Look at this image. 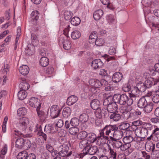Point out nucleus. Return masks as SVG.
Wrapping results in <instances>:
<instances>
[{"label": "nucleus", "instance_id": "obj_1", "mask_svg": "<svg viewBox=\"0 0 159 159\" xmlns=\"http://www.w3.org/2000/svg\"><path fill=\"white\" fill-rule=\"evenodd\" d=\"M103 130L106 136L109 137L108 141H114L121 139L123 134V132L118 129L116 125H107L103 128Z\"/></svg>", "mask_w": 159, "mask_h": 159}, {"label": "nucleus", "instance_id": "obj_2", "mask_svg": "<svg viewBox=\"0 0 159 159\" xmlns=\"http://www.w3.org/2000/svg\"><path fill=\"white\" fill-rule=\"evenodd\" d=\"M113 102L120 105H124L127 104L128 106H131L133 103L130 97L125 93L120 94L116 93L113 96Z\"/></svg>", "mask_w": 159, "mask_h": 159}, {"label": "nucleus", "instance_id": "obj_3", "mask_svg": "<svg viewBox=\"0 0 159 159\" xmlns=\"http://www.w3.org/2000/svg\"><path fill=\"white\" fill-rule=\"evenodd\" d=\"M99 131V135L98 136L93 133H88L87 139L89 140L91 143H93L95 142L98 139L99 140L100 139H103L105 140H108L109 139V137L106 136L105 135L103 128L101 129Z\"/></svg>", "mask_w": 159, "mask_h": 159}, {"label": "nucleus", "instance_id": "obj_4", "mask_svg": "<svg viewBox=\"0 0 159 159\" xmlns=\"http://www.w3.org/2000/svg\"><path fill=\"white\" fill-rule=\"evenodd\" d=\"M58 149L59 151V156L62 157H68L72 153V152L71 151H70L69 152V148L67 145H61L58 147Z\"/></svg>", "mask_w": 159, "mask_h": 159}, {"label": "nucleus", "instance_id": "obj_5", "mask_svg": "<svg viewBox=\"0 0 159 159\" xmlns=\"http://www.w3.org/2000/svg\"><path fill=\"white\" fill-rule=\"evenodd\" d=\"M61 109L57 105H53L50 109V113L52 119L58 117L60 114Z\"/></svg>", "mask_w": 159, "mask_h": 159}, {"label": "nucleus", "instance_id": "obj_6", "mask_svg": "<svg viewBox=\"0 0 159 159\" xmlns=\"http://www.w3.org/2000/svg\"><path fill=\"white\" fill-rule=\"evenodd\" d=\"M102 83L106 84L107 81L104 80H102L100 81L99 80L96 79H91L89 81V83L92 86L99 89L102 85Z\"/></svg>", "mask_w": 159, "mask_h": 159}, {"label": "nucleus", "instance_id": "obj_7", "mask_svg": "<svg viewBox=\"0 0 159 159\" xmlns=\"http://www.w3.org/2000/svg\"><path fill=\"white\" fill-rule=\"evenodd\" d=\"M44 130V131L47 134L55 133L58 131L57 127L56 126L55 124L46 125L45 127Z\"/></svg>", "mask_w": 159, "mask_h": 159}, {"label": "nucleus", "instance_id": "obj_8", "mask_svg": "<svg viewBox=\"0 0 159 159\" xmlns=\"http://www.w3.org/2000/svg\"><path fill=\"white\" fill-rule=\"evenodd\" d=\"M29 122V119L27 117H23L20 118L19 121V128L23 131L25 130Z\"/></svg>", "mask_w": 159, "mask_h": 159}, {"label": "nucleus", "instance_id": "obj_9", "mask_svg": "<svg viewBox=\"0 0 159 159\" xmlns=\"http://www.w3.org/2000/svg\"><path fill=\"white\" fill-rule=\"evenodd\" d=\"M140 91L136 86V87H134L133 89L131 90V93H129V96L130 98L133 101H135L136 98L137 97V95L139 93Z\"/></svg>", "mask_w": 159, "mask_h": 159}, {"label": "nucleus", "instance_id": "obj_10", "mask_svg": "<svg viewBox=\"0 0 159 159\" xmlns=\"http://www.w3.org/2000/svg\"><path fill=\"white\" fill-rule=\"evenodd\" d=\"M103 63L99 59L93 60L92 62L91 66L94 69H97L102 67Z\"/></svg>", "mask_w": 159, "mask_h": 159}, {"label": "nucleus", "instance_id": "obj_11", "mask_svg": "<svg viewBox=\"0 0 159 159\" xmlns=\"http://www.w3.org/2000/svg\"><path fill=\"white\" fill-rule=\"evenodd\" d=\"M116 103L115 102H112L108 106L107 110L108 112L113 113L116 112L118 109V106Z\"/></svg>", "mask_w": 159, "mask_h": 159}, {"label": "nucleus", "instance_id": "obj_12", "mask_svg": "<svg viewBox=\"0 0 159 159\" xmlns=\"http://www.w3.org/2000/svg\"><path fill=\"white\" fill-rule=\"evenodd\" d=\"M144 84L147 88H149L152 86L155 85L157 84V82L154 78H151L147 79L144 82Z\"/></svg>", "mask_w": 159, "mask_h": 159}, {"label": "nucleus", "instance_id": "obj_13", "mask_svg": "<svg viewBox=\"0 0 159 159\" xmlns=\"http://www.w3.org/2000/svg\"><path fill=\"white\" fill-rule=\"evenodd\" d=\"M146 150L148 152H152L155 148V144L151 141H148L145 144Z\"/></svg>", "mask_w": 159, "mask_h": 159}, {"label": "nucleus", "instance_id": "obj_14", "mask_svg": "<svg viewBox=\"0 0 159 159\" xmlns=\"http://www.w3.org/2000/svg\"><path fill=\"white\" fill-rule=\"evenodd\" d=\"M40 108H37L36 111L39 117L42 122H44L46 119V115L44 111L42 110H40Z\"/></svg>", "mask_w": 159, "mask_h": 159}, {"label": "nucleus", "instance_id": "obj_15", "mask_svg": "<svg viewBox=\"0 0 159 159\" xmlns=\"http://www.w3.org/2000/svg\"><path fill=\"white\" fill-rule=\"evenodd\" d=\"M122 77L123 75L121 73L117 72L113 75L112 80L115 83H117L121 80Z\"/></svg>", "mask_w": 159, "mask_h": 159}, {"label": "nucleus", "instance_id": "obj_16", "mask_svg": "<svg viewBox=\"0 0 159 159\" xmlns=\"http://www.w3.org/2000/svg\"><path fill=\"white\" fill-rule=\"evenodd\" d=\"M78 100V98L74 95H72L67 98L66 103L68 106H71L75 103Z\"/></svg>", "mask_w": 159, "mask_h": 159}, {"label": "nucleus", "instance_id": "obj_17", "mask_svg": "<svg viewBox=\"0 0 159 159\" xmlns=\"http://www.w3.org/2000/svg\"><path fill=\"white\" fill-rule=\"evenodd\" d=\"M91 107L93 110H96L100 108V102L97 99L92 100L90 103Z\"/></svg>", "mask_w": 159, "mask_h": 159}, {"label": "nucleus", "instance_id": "obj_18", "mask_svg": "<svg viewBox=\"0 0 159 159\" xmlns=\"http://www.w3.org/2000/svg\"><path fill=\"white\" fill-rule=\"evenodd\" d=\"M29 70L30 69L29 67L26 65H22L19 69L20 72L22 75H25L28 74Z\"/></svg>", "mask_w": 159, "mask_h": 159}, {"label": "nucleus", "instance_id": "obj_19", "mask_svg": "<svg viewBox=\"0 0 159 159\" xmlns=\"http://www.w3.org/2000/svg\"><path fill=\"white\" fill-rule=\"evenodd\" d=\"M148 102L144 97L140 98L138 102V107L139 108H143L147 105Z\"/></svg>", "mask_w": 159, "mask_h": 159}, {"label": "nucleus", "instance_id": "obj_20", "mask_svg": "<svg viewBox=\"0 0 159 159\" xmlns=\"http://www.w3.org/2000/svg\"><path fill=\"white\" fill-rule=\"evenodd\" d=\"M118 140H115L114 141H108V143L110 144H111L113 147L116 148H120L121 150V146L122 145V142Z\"/></svg>", "mask_w": 159, "mask_h": 159}, {"label": "nucleus", "instance_id": "obj_21", "mask_svg": "<svg viewBox=\"0 0 159 159\" xmlns=\"http://www.w3.org/2000/svg\"><path fill=\"white\" fill-rule=\"evenodd\" d=\"M24 141L25 139L23 138H18L15 142V147L19 149L23 148Z\"/></svg>", "mask_w": 159, "mask_h": 159}, {"label": "nucleus", "instance_id": "obj_22", "mask_svg": "<svg viewBox=\"0 0 159 159\" xmlns=\"http://www.w3.org/2000/svg\"><path fill=\"white\" fill-rule=\"evenodd\" d=\"M103 14V11L101 9L95 11L93 13L94 19L96 20H99L101 19Z\"/></svg>", "mask_w": 159, "mask_h": 159}, {"label": "nucleus", "instance_id": "obj_23", "mask_svg": "<svg viewBox=\"0 0 159 159\" xmlns=\"http://www.w3.org/2000/svg\"><path fill=\"white\" fill-rule=\"evenodd\" d=\"M71 113V109L69 107H66L63 109L62 116L64 118H67L70 116Z\"/></svg>", "mask_w": 159, "mask_h": 159}, {"label": "nucleus", "instance_id": "obj_24", "mask_svg": "<svg viewBox=\"0 0 159 159\" xmlns=\"http://www.w3.org/2000/svg\"><path fill=\"white\" fill-rule=\"evenodd\" d=\"M91 144L90 143H89L88 141L85 139L82 140L79 143V146L81 149L83 148H88L90 147Z\"/></svg>", "mask_w": 159, "mask_h": 159}, {"label": "nucleus", "instance_id": "obj_25", "mask_svg": "<svg viewBox=\"0 0 159 159\" xmlns=\"http://www.w3.org/2000/svg\"><path fill=\"white\" fill-rule=\"evenodd\" d=\"M154 104L152 102H148L143 109L145 112L147 113H150L152 110Z\"/></svg>", "mask_w": 159, "mask_h": 159}, {"label": "nucleus", "instance_id": "obj_26", "mask_svg": "<svg viewBox=\"0 0 159 159\" xmlns=\"http://www.w3.org/2000/svg\"><path fill=\"white\" fill-rule=\"evenodd\" d=\"M39 63L41 66L43 67H46L49 63V60L46 57H42L40 59Z\"/></svg>", "mask_w": 159, "mask_h": 159}, {"label": "nucleus", "instance_id": "obj_27", "mask_svg": "<svg viewBox=\"0 0 159 159\" xmlns=\"http://www.w3.org/2000/svg\"><path fill=\"white\" fill-rule=\"evenodd\" d=\"M110 118L113 121H117L120 119L121 116L120 114L115 112L110 115Z\"/></svg>", "mask_w": 159, "mask_h": 159}, {"label": "nucleus", "instance_id": "obj_28", "mask_svg": "<svg viewBox=\"0 0 159 159\" xmlns=\"http://www.w3.org/2000/svg\"><path fill=\"white\" fill-rule=\"evenodd\" d=\"M91 146L89 147L88 154L90 155H94L98 151L97 146H93L92 147L91 145Z\"/></svg>", "mask_w": 159, "mask_h": 159}, {"label": "nucleus", "instance_id": "obj_29", "mask_svg": "<svg viewBox=\"0 0 159 159\" xmlns=\"http://www.w3.org/2000/svg\"><path fill=\"white\" fill-rule=\"evenodd\" d=\"M88 133L85 131H80L78 134L77 138L80 140H84L86 138H87Z\"/></svg>", "mask_w": 159, "mask_h": 159}, {"label": "nucleus", "instance_id": "obj_30", "mask_svg": "<svg viewBox=\"0 0 159 159\" xmlns=\"http://www.w3.org/2000/svg\"><path fill=\"white\" fill-rule=\"evenodd\" d=\"M27 95V92L25 91L21 90L18 92L17 96L19 100H22L26 98Z\"/></svg>", "mask_w": 159, "mask_h": 159}, {"label": "nucleus", "instance_id": "obj_31", "mask_svg": "<svg viewBox=\"0 0 159 159\" xmlns=\"http://www.w3.org/2000/svg\"><path fill=\"white\" fill-rule=\"evenodd\" d=\"M113 96L111 95H110L107 98L105 99L103 101V104L104 106H107L113 102Z\"/></svg>", "mask_w": 159, "mask_h": 159}, {"label": "nucleus", "instance_id": "obj_32", "mask_svg": "<svg viewBox=\"0 0 159 159\" xmlns=\"http://www.w3.org/2000/svg\"><path fill=\"white\" fill-rule=\"evenodd\" d=\"M136 86L140 92L141 93L144 92L147 89L145 86V85L144 84V83L141 81L139 82L137 84Z\"/></svg>", "mask_w": 159, "mask_h": 159}, {"label": "nucleus", "instance_id": "obj_33", "mask_svg": "<svg viewBox=\"0 0 159 159\" xmlns=\"http://www.w3.org/2000/svg\"><path fill=\"white\" fill-rule=\"evenodd\" d=\"M33 144V143L31 144L30 141L28 139H25L23 148L25 150H27L30 148Z\"/></svg>", "mask_w": 159, "mask_h": 159}, {"label": "nucleus", "instance_id": "obj_34", "mask_svg": "<svg viewBox=\"0 0 159 159\" xmlns=\"http://www.w3.org/2000/svg\"><path fill=\"white\" fill-rule=\"evenodd\" d=\"M64 40V39H63ZM63 48L66 50H68L71 47V43L68 40H64L62 42Z\"/></svg>", "mask_w": 159, "mask_h": 159}, {"label": "nucleus", "instance_id": "obj_35", "mask_svg": "<svg viewBox=\"0 0 159 159\" xmlns=\"http://www.w3.org/2000/svg\"><path fill=\"white\" fill-rule=\"evenodd\" d=\"M81 20L78 17H74L71 18L70 23L73 25L77 26L80 24Z\"/></svg>", "mask_w": 159, "mask_h": 159}, {"label": "nucleus", "instance_id": "obj_36", "mask_svg": "<svg viewBox=\"0 0 159 159\" xmlns=\"http://www.w3.org/2000/svg\"><path fill=\"white\" fill-rule=\"evenodd\" d=\"M27 152L24 151L19 152L16 156L17 159H25L28 155Z\"/></svg>", "mask_w": 159, "mask_h": 159}, {"label": "nucleus", "instance_id": "obj_37", "mask_svg": "<svg viewBox=\"0 0 159 159\" xmlns=\"http://www.w3.org/2000/svg\"><path fill=\"white\" fill-rule=\"evenodd\" d=\"M130 127L129 123L125 122H123L119 126V128L120 130H129V128Z\"/></svg>", "mask_w": 159, "mask_h": 159}, {"label": "nucleus", "instance_id": "obj_38", "mask_svg": "<svg viewBox=\"0 0 159 159\" xmlns=\"http://www.w3.org/2000/svg\"><path fill=\"white\" fill-rule=\"evenodd\" d=\"M81 35L80 32L78 30H74L71 33V37L73 39H76L79 38Z\"/></svg>", "mask_w": 159, "mask_h": 159}, {"label": "nucleus", "instance_id": "obj_39", "mask_svg": "<svg viewBox=\"0 0 159 159\" xmlns=\"http://www.w3.org/2000/svg\"><path fill=\"white\" fill-rule=\"evenodd\" d=\"M70 125L72 126L76 127L78 126L80 123V120L78 118L74 117L72 118L70 120Z\"/></svg>", "mask_w": 159, "mask_h": 159}, {"label": "nucleus", "instance_id": "obj_40", "mask_svg": "<svg viewBox=\"0 0 159 159\" xmlns=\"http://www.w3.org/2000/svg\"><path fill=\"white\" fill-rule=\"evenodd\" d=\"M27 112V110L24 107L20 108L17 111V114L19 116L25 115Z\"/></svg>", "mask_w": 159, "mask_h": 159}, {"label": "nucleus", "instance_id": "obj_41", "mask_svg": "<svg viewBox=\"0 0 159 159\" xmlns=\"http://www.w3.org/2000/svg\"><path fill=\"white\" fill-rule=\"evenodd\" d=\"M79 118L81 122H86L89 119V116L86 113H84L80 115Z\"/></svg>", "mask_w": 159, "mask_h": 159}, {"label": "nucleus", "instance_id": "obj_42", "mask_svg": "<svg viewBox=\"0 0 159 159\" xmlns=\"http://www.w3.org/2000/svg\"><path fill=\"white\" fill-rule=\"evenodd\" d=\"M14 135H16L18 137H22L24 138L29 137V134L24 135L23 133H21L20 131H16V130L14 131V132L12 134V136H13V137Z\"/></svg>", "mask_w": 159, "mask_h": 159}, {"label": "nucleus", "instance_id": "obj_43", "mask_svg": "<svg viewBox=\"0 0 159 159\" xmlns=\"http://www.w3.org/2000/svg\"><path fill=\"white\" fill-rule=\"evenodd\" d=\"M79 131V128L75 126H73V127H71L69 129V132L71 135H76Z\"/></svg>", "mask_w": 159, "mask_h": 159}, {"label": "nucleus", "instance_id": "obj_44", "mask_svg": "<svg viewBox=\"0 0 159 159\" xmlns=\"http://www.w3.org/2000/svg\"><path fill=\"white\" fill-rule=\"evenodd\" d=\"M19 87L25 91L29 88V84L26 82H21L19 84Z\"/></svg>", "mask_w": 159, "mask_h": 159}, {"label": "nucleus", "instance_id": "obj_45", "mask_svg": "<svg viewBox=\"0 0 159 159\" xmlns=\"http://www.w3.org/2000/svg\"><path fill=\"white\" fill-rule=\"evenodd\" d=\"M73 13L70 11H66L64 13L65 19L67 20H70L72 17Z\"/></svg>", "mask_w": 159, "mask_h": 159}, {"label": "nucleus", "instance_id": "obj_46", "mask_svg": "<svg viewBox=\"0 0 159 159\" xmlns=\"http://www.w3.org/2000/svg\"><path fill=\"white\" fill-rule=\"evenodd\" d=\"M39 12L37 10L32 11L31 14V18L34 20H37L39 17Z\"/></svg>", "mask_w": 159, "mask_h": 159}, {"label": "nucleus", "instance_id": "obj_47", "mask_svg": "<svg viewBox=\"0 0 159 159\" xmlns=\"http://www.w3.org/2000/svg\"><path fill=\"white\" fill-rule=\"evenodd\" d=\"M32 101L34 102L35 105V107L40 108L41 104L40 103V100L34 97H32Z\"/></svg>", "mask_w": 159, "mask_h": 159}, {"label": "nucleus", "instance_id": "obj_48", "mask_svg": "<svg viewBox=\"0 0 159 159\" xmlns=\"http://www.w3.org/2000/svg\"><path fill=\"white\" fill-rule=\"evenodd\" d=\"M123 91L125 92H128L131 90V87L129 84L128 83L124 84L122 87Z\"/></svg>", "mask_w": 159, "mask_h": 159}, {"label": "nucleus", "instance_id": "obj_49", "mask_svg": "<svg viewBox=\"0 0 159 159\" xmlns=\"http://www.w3.org/2000/svg\"><path fill=\"white\" fill-rule=\"evenodd\" d=\"M134 140L133 137L130 135L128 136L124 137L123 139V141L126 143H130Z\"/></svg>", "mask_w": 159, "mask_h": 159}, {"label": "nucleus", "instance_id": "obj_50", "mask_svg": "<svg viewBox=\"0 0 159 159\" xmlns=\"http://www.w3.org/2000/svg\"><path fill=\"white\" fill-rule=\"evenodd\" d=\"M95 114L96 117L99 119H101L102 118V110L100 108L96 110Z\"/></svg>", "mask_w": 159, "mask_h": 159}, {"label": "nucleus", "instance_id": "obj_51", "mask_svg": "<svg viewBox=\"0 0 159 159\" xmlns=\"http://www.w3.org/2000/svg\"><path fill=\"white\" fill-rule=\"evenodd\" d=\"M124 144H122V145L121 148V150L125 151L130 148L131 146L130 143H126V142H123Z\"/></svg>", "mask_w": 159, "mask_h": 159}, {"label": "nucleus", "instance_id": "obj_52", "mask_svg": "<svg viewBox=\"0 0 159 159\" xmlns=\"http://www.w3.org/2000/svg\"><path fill=\"white\" fill-rule=\"evenodd\" d=\"M45 148L48 151V152H49L50 153H52L54 148L53 146L51 145L50 143L48 141V143L45 144Z\"/></svg>", "mask_w": 159, "mask_h": 159}, {"label": "nucleus", "instance_id": "obj_53", "mask_svg": "<svg viewBox=\"0 0 159 159\" xmlns=\"http://www.w3.org/2000/svg\"><path fill=\"white\" fill-rule=\"evenodd\" d=\"M152 100L153 102L155 103H157L159 102V95L155 93L152 94Z\"/></svg>", "mask_w": 159, "mask_h": 159}, {"label": "nucleus", "instance_id": "obj_54", "mask_svg": "<svg viewBox=\"0 0 159 159\" xmlns=\"http://www.w3.org/2000/svg\"><path fill=\"white\" fill-rule=\"evenodd\" d=\"M97 34V32L95 31L92 32L89 37V39L95 41V40L98 39Z\"/></svg>", "mask_w": 159, "mask_h": 159}, {"label": "nucleus", "instance_id": "obj_55", "mask_svg": "<svg viewBox=\"0 0 159 159\" xmlns=\"http://www.w3.org/2000/svg\"><path fill=\"white\" fill-rule=\"evenodd\" d=\"M95 45L97 46H101L103 45L104 41L102 38H98L95 41Z\"/></svg>", "mask_w": 159, "mask_h": 159}, {"label": "nucleus", "instance_id": "obj_56", "mask_svg": "<svg viewBox=\"0 0 159 159\" xmlns=\"http://www.w3.org/2000/svg\"><path fill=\"white\" fill-rule=\"evenodd\" d=\"M8 120V117L6 116L4 119V120L2 125V131L3 133H5L6 131V124Z\"/></svg>", "mask_w": 159, "mask_h": 159}, {"label": "nucleus", "instance_id": "obj_57", "mask_svg": "<svg viewBox=\"0 0 159 159\" xmlns=\"http://www.w3.org/2000/svg\"><path fill=\"white\" fill-rule=\"evenodd\" d=\"M152 152L151 155L153 157L157 159L159 158V150H154Z\"/></svg>", "mask_w": 159, "mask_h": 159}, {"label": "nucleus", "instance_id": "obj_58", "mask_svg": "<svg viewBox=\"0 0 159 159\" xmlns=\"http://www.w3.org/2000/svg\"><path fill=\"white\" fill-rule=\"evenodd\" d=\"M110 153L111 156L109 158V159H117L116 158V153L114 150L110 148Z\"/></svg>", "mask_w": 159, "mask_h": 159}, {"label": "nucleus", "instance_id": "obj_59", "mask_svg": "<svg viewBox=\"0 0 159 159\" xmlns=\"http://www.w3.org/2000/svg\"><path fill=\"white\" fill-rule=\"evenodd\" d=\"M140 132L141 135H143L144 136H146L148 134V131L147 129L143 126V125L140 130Z\"/></svg>", "mask_w": 159, "mask_h": 159}, {"label": "nucleus", "instance_id": "obj_60", "mask_svg": "<svg viewBox=\"0 0 159 159\" xmlns=\"http://www.w3.org/2000/svg\"><path fill=\"white\" fill-rule=\"evenodd\" d=\"M38 134L39 136H42L45 141H46L47 140V134L44 133L42 130L39 129L38 132Z\"/></svg>", "mask_w": 159, "mask_h": 159}, {"label": "nucleus", "instance_id": "obj_61", "mask_svg": "<svg viewBox=\"0 0 159 159\" xmlns=\"http://www.w3.org/2000/svg\"><path fill=\"white\" fill-rule=\"evenodd\" d=\"M107 19L108 22L112 23L115 21L114 17L112 15H109L107 16Z\"/></svg>", "mask_w": 159, "mask_h": 159}, {"label": "nucleus", "instance_id": "obj_62", "mask_svg": "<svg viewBox=\"0 0 159 159\" xmlns=\"http://www.w3.org/2000/svg\"><path fill=\"white\" fill-rule=\"evenodd\" d=\"M143 126L145 127V128L147 129L148 131V130H151L153 129V126L151 124L149 123L143 124Z\"/></svg>", "mask_w": 159, "mask_h": 159}, {"label": "nucleus", "instance_id": "obj_63", "mask_svg": "<svg viewBox=\"0 0 159 159\" xmlns=\"http://www.w3.org/2000/svg\"><path fill=\"white\" fill-rule=\"evenodd\" d=\"M90 91L92 93L94 94H96L100 92L99 89L94 87L91 88Z\"/></svg>", "mask_w": 159, "mask_h": 159}, {"label": "nucleus", "instance_id": "obj_64", "mask_svg": "<svg viewBox=\"0 0 159 159\" xmlns=\"http://www.w3.org/2000/svg\"><path fill=\"white\" fill-rule=\"evenodd\" d=\"M36 156L34 153H31L29 154L28 153L25 159H36Z\"/></svg>", "mask_w": 159, "mask_h": 159}]
</instances>
